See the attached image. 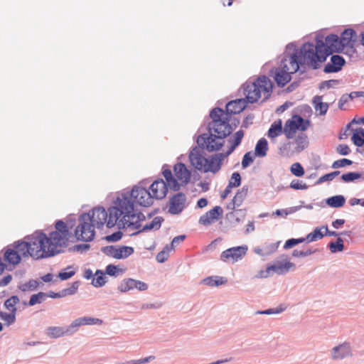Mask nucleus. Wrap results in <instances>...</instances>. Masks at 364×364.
<instances>
[{
    "instance_id": "7c9ffc66",
    "label": "nucleus",
    "mask_w": 364,
    "mask_h": 364,
    "mask_svg": "<svg viewBox=\"0 0 364 364\" xmlns=\"http://www.w3.org/2000/svg\"><path fill=\"white\" fill-rule=\"evenodd\" d=\"M346 203V198L342 195H336L326 199L327 205L331 208H341Z\"/></svg>"
},
{
    "instance_id": "f03ea898",
    "label": "nucleus",
    "mask_w": 364,
    "mask_h": 364,
    "mask_svg": "<svg viewBox=\"0 0 364 364\" xmlns=\"http://www.w3.org/2000/svg\"><path fill=\"white\" fill-rule=\"evenodd\" d=\"M148 181H140L133 186L131 190L124 189L125 195L123 196L122 208L124 213H130L133 210V199H135L136 205L143 207H149L154 203V199H163L166 197L168 188L167 184L162 178L155 180L147 189Z\"/></svg>"
},
{
    "instance_id": "20e7f679",
    "label": "nucleus",
    "mask_w": 364,
    "mask_h": 364,
    "mask_svg": "<svg viewBox=\"0 0 364 364\" xmlns=\"http://www.w3.org/2000/svg\"><path fill=\"white\" fill-rule=\"evenodd\" d=\"M109 210L107 211L103 207L94 208L89 213H83L78 218V225L75 230V235L77 240L90 242L95 236V228L100 229L105 223H107Z\"/></svg>"
},
{
    "instance_id": "f8f14e48",
    "label": "nucleus",
    "mask_w": 364,
    "mask_h": 364,
    "mask_svg": "<svg viewBox=\"0 0 364 364\" xmlns=\"http://www.w3.org/2000/svg\"><path fill=\"white\" fill-rule=\"evenodd\" d=\"M247 249L245 245L227 249L221 253L220 259L225 262L232 259L233 262H237L246 255Z\"/></svg>"
},
{
    "instance_id": "ddd939ff",
    "label": "nucleus",
    "mask_w": 364,
    "mask_h": 364,
    "mask_svg": "<svg viewBox=\"0 0 364 364\" xmlns=\"http://www.w3.org/2000/svg\"><path fill=\"white\" fill-rule=\"evenodd\" d=\"M45 333L51 338H58L65 336H72L75 331L72 323L67 326H49L45 330Z\"/></svg>"
},
{
    "instance_id": "58836bf2",
    "label": "nucleus",
    "mask_w": 364,
    "mask_h": 364,
    "mask_svg": "<svg viewBox=\"0 0 364 364\" xmlns=\"http://www.w3.org/2000/svg\"><path fill=\"white\" fill-rule=\"evenodd\" d=\"M294 119H295L294 122L296 123L298 130H301L302 132L306 131L311 124L310 120L305 119L299 114H294Z\"/></svg>"
},
{
    "instance_id": "423d86ee",
    "label": "nucleus",
    "mask_w": 364,
    "mask_h": 364,
    "mask_svg": "<svg viewBox=\"0 0 364 364\" xmlns=\"http://www.w3.org/2000/svg\"><path fill=\"white\" fill-rule=\"evenodd\" d=\"M29 245L30 257L35 259L53 257L64 252L63 250H55L49 237L43 232H36L26 237Z\"/></svg>"
},
{
    "instance_id": "bb28decb",
    "label": "nucleus",
    "mask_w": 364,
    "mask_h": 364,
    "mask_svg": "<svg viewBox=\"0 0 364 364\" xmlns=\"http://www.w3.org/2000/svg\"><path fill=\"white\" fill-rule=\"evenodd\" d=\"M248 190V186H244L242 188L237 190L235 196L232 200L233 202V208L240 207L242 204L247 195Z\"/></svg>"
},
{
    "instance_id": "7ed1b4c3",
    "label": "nucleus",
    "mask_w": 364,
    "mask_h": 364,
    "mask_svg": "<svg viewBox=\"0 0 364 364\" xmlns=\"http://www.w3.org/2000/svg\"><path fill=\"white\" fill-rule=\"evenodd\" d=\"M291 49H293V53H288V55L289 64L294 68V72L299 71L300 67L304 66L306 60L313 69H318V63L325 62L327 57L332 54L326 43L323 47H320L314 46L313 43L308 42L298 49L294 43H290L286 46V53Z\"/></svg>"
},
{
    "instance_id": "37998d69",
    "label": "nucleus",
    "mask_w": 364,
    "mask_h": 364,
    "mask_svg": "<svg viewBox=\"0 0 364 364\" xmlns=\"http://www.w3.org/2000/svg\"><path fill=\"white\" fill-rule=\"evenodd\" d=\"M361 177L362 174L359 172H348L342 174L341 179L345 183H351Z\"/></svg>"
},
{
    "instance_id": "338daca9",
    "label": "nucleus",
    "mask_w": 364,
    "mask_h": 364,
    "mask_svg": "<svg viewBox=\"0 0 364 364\" xmlns=\"http://www.w3.org/2000/svg\"><path fill=\"white\" fill-rule=\"evenodd\" d=\"M289 187L294 190H305L308 188V186L306 183H303L299 180H293L291 182Z\"/></svg>"
},
{
    "instance_id": "e2e57ef3",
    "label": "nucleus",
    "mask_w": 364,
    "mask_h": 364,
    "mask_svg": "<svg viewBox=\"0 0 364 364\" xmlns=\"http://www.w3.org/2000/svg\"><path fill=\"white\" fill-rule=\"evenodd\" d=\"M222 109V112H221V119L223 120H225V119H228L227 122H228V124L230 125V127H231V129L233 130L234 128H236L238 124H240V119H237V118H234L232 119V122H231V124H230V115H225V111L220 108Z\"/></svg>"
},
{
    "instance_id": "9b49d317",
    "label": "nucleus",
    "mask_w": 364,
    "mask_h": 364,
    "mask_svg": "<svg viewBox=\"0 0 364 364\" xmlns=\"http://www.w3.org/2000/svg\"><path fill=\"white\" fill-rule=\"evenodd\" d=\"M186 196L182 192L174 194L169 199L168 212L171 215H179L186 208Z\"/></svg>"
},
{
    "instance_id": "13d9d810",
    "label": "nucleus",
    "mask_w": 364,
    "mask_h": 364,
    "mask_svg": "<svg viewBox=\"0 0 364 364\" xmlns=\"http://www.w3.org/2000/svg\"><path fill=\"white\" fill-rule=\"evenodd\" d=\"M352 164H353V161L351 160H350L348 159L343 158V159L335 161L333 163L331 167L333 168H338L344 167L346 166H350Z\"/></svg>"
},
{
    "instance_id": "412c9836",
    "label": "nucleus",
    "mask_w": 364,
    "mask_h": 364,
    "mask_svg": "<svg viewBox=\"0 0 364 364\" xmlns=\"http://www.w3.org/2000/svg\"><path fill=\"white\" fill-rule=\"evenodd\" d=\"M102 320L97 318H93L90 316H83L78 318L75 319L72 322V325L73 326L75 333H76L79 328L81 326L86 325H101L102 323Z\"/></svg>"
},
{
    "instance_id": "de8ad7c7",
    "label": "nucleus",
    "mask_w": 364,
    "mask_h": 364,
    "mask_svg": "<svg viewBox=\"0 0 364 364\" xmlns=\"http://www.w3.org/2000/svg\"><path fill=\"white\" fill-rule=\"evenodd\" d=\"M73 269V266H68L65 268L63 271L60 272L58 274L59 279L62 281L67 280L75 274V270H70Z\"/></svg>"
},
{
    "instance_id": "4be33fe9",
    "label": "nucleus",
    "mask_w": 364,
    "mask_h": 364,
    "mask_svg": "<svg viewBox=\"0 0 364 364\" xmlns=\"http://www.w3.org/2000/svg\"><path fill=\"white\" fill-rule=\"evenodd\" d=\"M291 267H295V264L292 262L277 261L273 264L268 266V269L281 275L287 273Z\"/></svg>"
},
{
    "instance_id": "f3484780",
    "label": "nucleus",
    "mask_w": 364,
    "mask_h": 364,
    "mask_svg": "<svg viewBox=\"0 0 364 364\" xmlns=\"http://www.w3.org/2000/svg\"><path fill=\"white\" fill-rule=\"evenodd\" d=\"M351 355L350 345L346 342L335 346L331 350V358L333 360H342Z\"/></svg>"
},
{
    "instance_id": "0e129e2a",
    "label": "nucleus",
    "mask_w": 364,
    "mask_h": 364,
    "mask_svg": "<svg viewBox=\"0 0 364 364\" xmlns=\"http://www.w3.org/2000/svg\"><path fill=\"white\" fill-rule=\"evenodd\" d=\"M117 289L122 293H125L131 290V285L129 282V278L123 279L119 284Z\"/></svg>"
},
{
    "instance_id": "c85d7f7f",
    "label": "nucleus",
    "mask_w": 364,
    "mask_h": 364,
    "mask_svg": "<svg viewBox=\"0 0 364 364\" xmlns=\"http://www.w3.org/2000/svg\"><path fill=\"white\" fill-rule=\"evenodd\" d=\"M268 150V142L266 139H260L256 144L255 148V156L264 157Z\"/></svg>"
},
{
    "instance_id": "c03bdc74",
    "label": "nucleus",
    "mask_w": 364,
    "mask_h": 364,
    "mask_svg": "<svg viewBox=\"0 0 364 364\" xmlns=\"http://www.w3.org/2000/svg\"><path fill=\"white\" fill-rule=\"evenodd\" d=\"M171 247L166 245L161 251H160L156 257V259L159 263L165 262L169 256V252L171 251Z\"/></svg>"
},
{
    "instance_id": "052dcab7",
    "label": "nucleus",
    "mask_w": 364,
    "mask_h": 364,
    "mask_svg": "<svg viewBox=\"0 0 364 364\" xmlns=\"http://www.w3.org/2000/svg\"><path fill=\"white\" fill-rule=\"evenodd\" d=\"M122 272V269H119L117 266L114 264H108L105 269V273L112 277H117L119 272Z\"/></svg>"
},
{
    "instance_id": "a19ab883",
    "label": "nucleus",
    "mask_w": 364,
    "mask_h": 364,
    "mask_svg": "<svg viewBox=\"0 0 364 364\" xmlns=\"http://www.w3.org/2000/svg\"><path fill=\"white\" fill-rule=\"evenodd\" d=\"M38 286H39V282L37 280L30 279L27 282L20 284L18 286V289L21 291L26 292L27 291L36 290Z\"/></svg>"
},
{
    "instance_id": "2f4dec72",
    "label": "nucleus",
    "mask_w": 364,
    "mask_h": 364,
    "mask_svg": "<svg viewBox=\"0 0 364 364\" xmlns=\"http://www.w3.org/2000/svg\"><path fill=\"white\" fill-rule=\"evenodd\" d=\"M14 248L18 251L21 257L30 256L29 245L26 241H17L13 244Z\"/></svg>"
},
{
    "instance_id": "79ce46f5",
    "label": "nucleus",
    "mask_w": 364,
    "mask_h": 364,
    "mask_svg": "<svg viewBox=\"0 0 364 364\" xmlns=\"http://www.w3.org/2000/svg\"><path fill=\"white\" fill-rule=\"evenodd\" d=\"M321 228H316L313 232L306 235L307 242H311L318 240L322 239L324 237V233L322 232Z\"/></svg>"
},
{
    "instance_id": "6e6d98bb",
    "label": "nucleus",
    "mask_w": 364,
    "mask_h": 364,
    "mask_svg": "<svg viewBox=\"0 0 364 364\" xmlns=\"http://www.w3.org/2000/svg\"><path fill=\"white\" fill-rule=\"evenodd\" d=\"M254 161V156L252 151L247 152L243 156L242 160V167L243 168H247Z\"/></svg>"
},
{
    "instance_id": "a211bd4d",
    "label": "nucleus",
    "mask_w": 364,
    "mask_h": 364,
    "mask_svg": "<svg viewBox=\"0 0 364 364\" xmlns=\"http://www.w3.org/2000/svg\"><path fill=\"white\" fill-rule=\"evenodd\" d=\"M223 213L220 206H215L213 208L201 215L199 218V223L203 225L211 224L213 220H218Z\"/></svg>"
},
{
    "instance_id": "aec40b11",
    "label": "nucleus",
    "mask_w": 364,
    "mask_h": 364,
    "mask_svg": "<svg viewBox=\"0 0 364 364\" xmlns=\"http://www.w3.org/2000/svg\"><path fill=\"white\" fill-rule=\"evenodd\" d=\"M326 42L331 53H341L344 50L340 37L336 34L331 33L328 35L326 37Z\"/></svg>"
},
{
    "instance_id": "f704fd0d",
    "label": "nucleus",
    "mask_w": 364,
    "mask_h": 364,
    "mask_svg": "<svg viewBox=\"0 0 364 364\" xmlns=\"http://www.w3.org/2000/svg\"><path fill=\"white\" fill-rule=\"evenodd\" d=\"M328 247L332 253L342 252L345 248L343 240L341 237H338L335 242H330L328 244Z\"/></svg>"
},
{
    "instance_id": "a878e982",
    "label": "nucleus",
    "mask_w": 364,
    "mask_h": 364,
    "mask_svg": "<svg viewBox=\"0 0 364 364\" xmlns=\"http://www.w3.org/2000/svg\"><path fill=\"white\" fill-rule=\"evenodd\" d=\"M294 116L291 119H288L284 124L283 132L286 137L289 139H292L298 130L296 122H294Z\"/></svg>"
},
{
    "instance_id": "49530a36",
    "label": "nucleus",
    "mask_w": 364,
    "mask_h": 364,
    "mask_svg": "<svg viewBox=\"0 0 364 364\" xmlns=\"http://www.w3.org/2000/svg\"><path fill=\"white\" fill-rule=\"evenodd\" d=\"M129 282L131 285V290L134 289H136L139 291H146L148 289V284L140 280L134 279L132 278H129Z\"/></svg>"
},
{
    "instance_id": "603ef678",
    "label": "nucleus",
    "mask_w": 364,
    "mask_h": 364,
    "mask_svg": "<svg viewBox=\"0 0 364 364\" xmlns=\"http://www.w3.org/2000/svg\"><path fill=\"white\" fill-rule=\"evenodd\" d=\"M16 311L17 309H14L9 313H5L2 319L6 322V326H9L15 322Z\"/></svg>"
},
{
    "instance_id": "5701e85b",
    "label": "nucleus",
    "mask_w": 364,
    "mask_h": 364,
    "mask_svg": "<svg viewBox=\"0 0 364 364\" xmlns=\"http://www.w3.org/2000/svg\"><path fill=\"white\" fill-rule=\"evenodd\" d=\"M222 165L220 160L215 158V154L211 155L209 158H206L203 168V172H212L215 173L220 171Z\"/></svg>"
},
{
    "instance_id": "b1692460",
    "label": "nucleus",
    "mask_w": 364,
    "mask_h": 364,
    "mask_svg": "<svg viewBox=\"0 0 364 364\" xmlns=\"http://www.w3.org/2000/svg\"><path fill=\"white\" fill-rule=\"evenodd\" d=\"M164 220V219L161 216L155 217L151 222L146 223L145 225L143 226V228L141 230H139L138 231L133 232L132 234H131V235H136L140 232H146L151 230H157L161 228Z\"/></svg>"
},
{
    "instance_id": "8fccbe9b",
    "label": "nucleus",
    "mask_w": 364,
    "mask_h": 364,
    "mask_svg": "<svg viewBox=\"0 0 364 364\" xmlns=\"http://www.w3.org/2000/svg\"><path fill=\"white\" fill-rule=\"evenodd\" d=\"M340 173L341 172L339 171H334L333 172L324 174L318 179V181H316V184H321L326 181H332L336 176H338L340 174Z\"/></svg>"
},
{
    "instance_id": "c9c22d12",
    "label": "nucleus",
    "mask_w": 364,
    "mask_h": 364,
    "mask_svg": "<svg viewBox=\"0 0 364 364\" xmlns=\"http://www.w3.org/2000/svg\"><path fill=\"white\" fill-rule=\"evenodd\" d=\"M295 142L297 144L296 148V151L297 152H301L303 151L308 145L307 136L305 134H299L296 138L295 139Z\"/></svg>"
},
{
    "instance_id": "4468645a",
    "label": "nucleus",
    "mask_w": 364,
    "mask_h": 364,
    "mask_svg": "<svg viewBox=\"0 0 364 364\" xmlns=\"http://www.w3.org/2000/svg\"><path fill=\"white\" fill-rule=\"evenodd\" d=\"M247 103L243 98L231 100L227 103L224 114L227 116L239 114L246 108Z\"/></svg>"
},
{
    "instance_id": "1a4fd4ad",
    "label": "nucleus",
    "mask_w": 364,
    "mask_h": 364,
    "mask_svg": "<svg viewBox=\"0 0 364 364\" xmlns=\"http://www.w3.org/2000/svg\"><path fill=\"white\" fill-rule=\"evenodd\" d=\"M287 58H282L280 62V65L278 68H272L269 71V75L274 77V80L279 87H284L291 81V75L296 73L294 72V68L291 65V70L290 71V69L287 64Z\"/></svg>"
},
{
    "instance_id": "393cba45",
    "label": "nucleus",
    "mask_w": 364,
    "mask_h": 364,
    "mask_svg": "<svg viewBox=\"0 0 364 364\" xmlns=\"http://www.w3.org/2000/svg\"><path fill=\"white\" fill-rule=\"evenodd\" d=\"M4 259L9 264L13 265L18 264L21 260V255H18V251H16L14 247L9 248L6 250Z\"/></svg>"
},
{
    "instance_id": "39448f33",
    "label": "nucleus",
    "mask_w": 364,
    "mask_h": 364,
    "mask_svg": "<svg viewBox=\"0 0 364 364\" xmlns=\"http://www.w3.org/2000/svg\"><path fill=\"white\" fill-rule=\"evenodd\" d=\"M125 195V191L119 193L117 198L113 201V205L109 208V218L107 223L108 228H113L117 225L118 228L124 229L125 227L131 228L134 230H138L141 228V223L139 220L131 221L136 218V212L134 210L136 201L133 199V210L130 213H124L125 212L122 208L124 205L122 204V197Z\"/></svg>"
},
{
    "instance_id": "6ab92c4d",
    "label": "nucleus",
    "mask_w": 364,
    "mask_h": 364,
    "mask_svg": "<svg viewBox=\"0 0 364 364\" xmlns=\"http://www.w3.org/2000/svg\"><path fill=\"white\" fill-rule=\"evenodd\" d=\"M173 171L177 179L181 181L183 184L186 185L190 182L191 172L183 163H177L173 167Z\"/></svg>"
},
{
    "instance_id": "dca6fc26",
    "label": "nucleus",
    "mask_w": 364,
    "mask_h": 364,
    "mask_svg": "<svg viewBox=\"0 0 364 364\" xmlns=\"http://www.w3.org/2000/svg\"><path fill=\"white\" fill-rule=\"evenodd\" d=\"M343 49L345 48H350L355 51L354 45L357 41V34L354 29L346 28L341 34L340 37Z\"/></svg>"
},
{
    "instance_id": "774afa93",
    "label": "nucleus",
    "mask_w": 364,
    "mask_h": 364,
    "mask_svg": "<svg viewBox=\"0 0 364 364\" xmlns=\"http://www.w3.org/2000/svg\"><path fill=\"white\" fill-rule=\"evenodd\" d=\"M336 151L340 155L347 156L350 153L351 151L348 145L341 144L337 146Z\"/></svg>"
},
{
    "instance_id": "cd10ccee",
    "label": "nucleus",
    "mask_w": 364,
    "mask_h": 364,
    "mask_svg": "<svg viewBox=\"0 0 364 364\" xmlns=\"http://www.w3.org/2000/svg\"><path fill=\"white\" fill-rule=\"evenodd\" d=\"M322 96L316 95L312 100V103L316 111H319L320 115H324L326 114L328 109V104L322 102Z\"/></svg>"
},
{
    "instance_id": "f257e3e1",
    "label": "nucleus",
    "mask_w": 364,
    "mask_h": 364,
    "mask_svg": "<svg viewBox=\"0 0 364 364\" xmlns=\"http://www.w3.org/2000/svg\"><path fill=\"white\" fill-rule=\"evenodd\" d=\"M222 112L220 107H215L210 112L209 117L212 120L208 124V133L198 136L197 146L189 153L191 165L198 171H203L205 163L206 158L203 156V150L208 152L220 150L225 144V139L232 132L227 122L228 119H221Z\"/></svg>"
},
{
    "instance_id": "a18cd8bd",
    "label": "nucleus",
    "mask_w": 364,
    "mask_h": 364,
    "mask_svg": "<svg viewBox=\"0 0 364 364\" xmlns=\"http://www.w3.org/2000/svg\"><path fill=\"white\" fill-rule=\"evenodd\" d=\"M244 132L242 129H240L228 139V142L230 144L237 147L241 144Z\"/></svg>"
},
{
    "instance_id": "72a5a7b5",
    "label": "nucleus",
    "mask_w": 364,
    "mask_h": 364,
    "mask_svg": "<svg viewBox=\"0 0 364 364\" xmlns=\"http://www.w3.org/2000/svg\"><path fill=\"white\" fill-rule=\"evenodd\" d=\"M351 140L353 144L358 147H362L364 146V129L358 128L355 129L351 136Z\"/></svg>"
},
{
    "instance_id": "5fc2aeb1",
    "label": "nucleus",
    "mask_w": 364,
    "mask_h": 364,
    "mask_svg": "<svg viewBox=\"0 0 364 364\" xmlns=\"http://www.w3.org/2000/svg\"><path fill=\"white\" fill-rule=\"evenodd\" d=\"M316 250H317L316 249H315V250L308 249L305 251L294 250L292 252V256L294 257H305L311 255L312 254L315 253L316 252Z\"/></svg>"
},
{
    "instance_id": "e433bc0d",
    "label": "nucleus",
    "mask_w": 364,
    "mask_h": 364,
    "mask_svg": "<svg viewBox=\"0 0 364 364\" xmlns=\"http://www.w3.org/2000/svg\"><path fill=\"white\" fill-rule=\"evenodd\" d=\"M95 278H93L92 284L95 287H103L107 282V278L105 274L101 270H97L95 273Z\"/></svg>"
},
{
    "instance_id": "3c124183",
    "label": "nucleus",
    "mask_w": 364,
    "mask_h": 364,
    "mask_svg": "<svg viewBox=\"0 0 364 364\" xmlns=\"http://www.w3.org/2000/svg\"><path fill=\"white\" fill-rule=\"evenodd\" d=\"M290 171L293 175L297 177H301L305 173L303 166L299 162L293 164L290 168Z\"/></svg>"
},
{
    "instance_id": "6e6552de",
    "label": "nucleus",
    "mask_w": 364,
    "mask_h": 364,
    "mask_svg": "<svg viewBox=\"0 0 364 364\" xmlns=\"http://www.w3.org/2000/svg\"><path fill=\"white\" fill-rule=\"evenodd\" d=\"M55 230L50 232L49 241L52 242L55 250H63L68 246L69 230L67 225L61 220L55 223Z\"/></svg>"
},
{
    "instance_id": "9d476101",
    "label": "nucleus",
    "mask_w": 364,
    "mask_h": 364,
    "mask_svg": "<svg viewBox=\"0 0 364 364\" xmlns=\"http://www.w3.org/2000/svg\"><path fill=\"white\" fill-rule=\"evenodd\" d=\"M101 251L105 255L112 257L117 259H126L132 255L134 250L132 247L129 246H118L108 245L101 248Z\"/></svg>"
},
{
    "instance_id": "2eb2a0df",
    "label": "nucleus",
    "mask_w": 364,
    "mask_h": 364,
    "mask_svg": "<svg viewBox=\"0 0 364 364\" xmlns=\"http://www.w3.org/2000/svg\"><path fill=\"white\" fill-rule=\"evenodd\" d=\"M345 64L346 60L341 55H333L330 62L325 65L323 72L325 73H338L342 70Z\"/></svg>"
},
{
    "instance_id": "bf43d9fd",
    "label": "nucleus",
    "mask_w": 364,
    "mask_h": 364,
    "mask_svg": "<svg viewBox=\"0 0 364 364\" xmlns=\"http://www.w3.org/2000/svg\"><path fill=\"white\" fill-rule=\"evenodd\" d=\"M90 248L89 244H78L68 248L69 252H78L82 253Z\"/></svg>"
},
{
    "instance_id": "864d4df0",
    "label": "nucleus",
    "mask_w": 364,
    "mask_h": 364,
    "mask_svg": "<svg viewBox=\"0 0 364 364\" xmlns=\"http://www.w3.org/2000/svg\"><path fill=\"white\" fill-rule=\"evenodd\" d=\"M123 236V232L121 230H118L117 232H114L112 233L111 235H106L104 237V240H105L108 242H116L119 241Z\"/></svg>"
},
{
    "instance_id": "473e14b6",
    "label": "nucleus",
    "mask_w": 364,
    "mask_h": 364,
    "mask_svg": "<svg viewBox=\"0 0 364 364\" xmlns=\"http://www.w3.org/2000/svg\"><path fill=\"white\" fill-rule=\"evenodd\" d=\"M282 133V122L281 119L274 121L270 126L267 136L269 138H275Z\"/></svg>"
},
{
    "instance_id": "680f3d73",
    "label": "nucleus",
    "mask_w": 364,
    "mask_h": 364,
    "mask_svg": "<svg viewBox=\"0 0 364 364\" xmlns=\"http://www.w3.org/2000/svg\"><path fill=\"white\" fill-rule=\"evenodd\" d=\"M340 81L338 80H324L322 81L319 85L318 88L319 90H323L325 88L330 89L333 87L334 85H338Z\"/></svg>"
},
{
    "instance_id": "69168bd1",
    "label": "nucleus",
    "mask_w": 364,
    "mask_h": 364,
    "mask_svg": "<svg viewBox=\"0 0 364 364\" xmlns=\"http://www.w3.org/2000/svg\"><path fill=\"white\" fill-rule=\"evenodd\" d=\"M165 182L167 184V188H169L171 190L173 191H178L181 188V185L178 182L177 179L175 178L174 177L168 179Z\"/></svg>"
},
{
    "instance_id": "4d7b16f0",
    "label": "nucleus",
    "mask_w": 364,
    "mask_h": 364,
    "mask_svg": "<svg viewBox=\"0 0 364 364\" xmlns=\"http://www.w3.org/2000/svg\"><path fill=\"white\" fill-rule=\"evenodd\" d=\"M228 183L233 188L239 187L241 184V176L240 173L234 172L232 174L231 178Z\"/></svg>"
},
{
    "instance_id": "4c0bfd02",
    "label": "nucleus",
    "mask_w": 364,
    "mask_h": 364,
    "mask_svg": "<svg viewBox=\"0 0 364 364\" xmlns=\"http://www.w3.org/2000/svg\"><path fill=\"white\" fill-rule=\"evenodd\" d=\"M46 298H47V293L45 292L40 291L38 294H33L28 301V305L33 306L36 304H41Z\"/></svg>"
},
{
    "instance_id": "09e8293b",
    "label": "nucleus",
    "mask_w": 364,
    "mask_h": 364,
    "mask_svg": "<svg viewBox=\"0 0 364 364\" xmlns=\"http://www.w3.org/2000/svg\"><path fill=\"white\" fill-rule=\"evenodd\" d=\"M19 302V298L18 296L14 295L7 299L4 301V306L6 309L11 311L12 309H16V305Z\"/></svg>"
},
{
    "instance_id": "0eeeda50",
    "label": "nucleus",
    "mask_w": 364,
    "mask_h": 364,
    "mask_svg": "<svg viewBox=\"0 0 364 364\" xmlns=\"http://www.w3.org/2000/svg\"><path fill=\"white\" fill-rule=\"evenodd\" d=\"M273 84L269 78L265 75L258 77L253 82H246L244 83L240 91L242 90L245 98L248 103H255L261 96V92H264V99L262 102L269 98L272 92Z\"/></svg>"
},
{
    "instance_id": "ea45409f",
    "label": "nucleus",
    "mask_w": 364,
    "mask_h": 364,
    "mask_svg": "<svg viewBox=\"0 0 364 364\" xmlns=\"http://www.w3.org/2000/svg\"><path fill=\"white\" fill-rule=\"evenodd\" d=\"M286 309V306L281 304L277 308L274 309H268L266 310H258L255 312V315L260 314V315H271V314H278L282 312H283Z\"/></svg>"
},
{
    "instance_id": "c756f323",
    "label": "nucleus",
    "mask_w": 364,
    "mask_h": 364,
    "mask_svg": "<svg viewBox=\"0 0 364 364\" xmlns=\"http://www.w3.org/2000/svg\"><path fill=\"white\" fill-rule=\"evenodd\" d=\"M201 282L210 287H218L226 284L228 282V279L223 277L210 276L203 279Z\"/></svg>"
}]
</instances>
